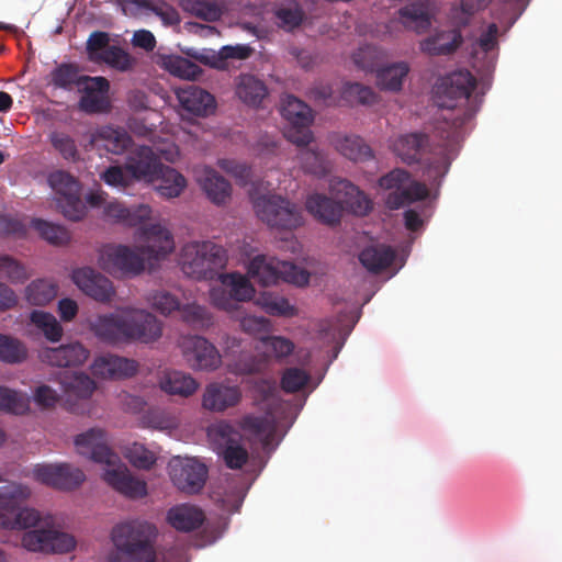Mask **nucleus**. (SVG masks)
Wrapping results in <instances>:
<instances>
[{
  "label": "nucleus",
  "mask_w": 562,
  "mask_h": 562,
  "mask_svg": "<svg viewBox=\"0 0 562 562\" xmlns=\"http://www.w3.org/2000/svg\"><path fill=\"white\" fill-rule=\"evenodd\" d=\"M128 344H151L162 336V323L145 310L126 308Z\"/></svg>",
  "instance_id": "obj_16"
},
{
  "label": "nucleus",
  "mask_w": 562,
  "mask_h": 562,
  "mask_svg": "<svg viewBox=\"0 0 562 562\" xmlns=\"http://www.w3.org/2000/svg\"><path fill=\"white\" fill-rule=\"evenodd\" d=\"M428 142V136L424 133H408L398 136L392 148L404 164L413 165L422 160Z\"/></svg>",
  "instance_id": "obj_26"
},
{
  "label": "nucleus",
  "mask_w": 562,
  "mask_h": 562,
  "mask_svg": "<svg viewBox=\"0 0 562 562\" xmlns=\"http://www.w3.org/2000/svg\"><path fill=\"white\" fill-rule=\"evenodd\" d=\"M268 94L263 81L252 75H240L236 85V95L249 106L257 108Z\"/></svg>",
  "instance_id": "obj_35"
},
{
  "label": "nucleus",
  "mask_w": 562,
  "mask_h": 562,
  "mask_svg": "<svg viewBox=\"0 0 562 562\" xmlns=\"http://www.w3.org/2000/svg\"><path fill=\"white\" fill-rule=\"evenodd\" d=\"M181 4L184 11L206 22L217 21L223 13L216 0H182Z\"/></svg>",
  "instance_id": "obj_47"
},
{
  "label": "nucleus",
  "mask_w": 562,
  "mask_h": 562,
  "mask_svg": "<svg viewBox=\"0 0 562 562\" xmlns=\"http://www.w3.org/2000/svg\"><path fill=\"white\" fill-rule=\"evenodd\" d=\"M267 368V359L254 355H241L234 363L229 364V371L236 375L260 374Z\"/></svg>",
  "instance_id": "obj_54"
},
{
  "label": "nucleus",
  "mask_w": 562,
  "mask_h": 562,
  "mask_svg": "<svg viewBox=\"0 0 562 562\" xmlns=\"http://www.w3.org/2000/svg\"><path fill=\"white\" fill-rule=\"evenodd\" d=\"M79 69L74 64H60L50 72V83L59 89L71 90L79 88L81 79Z\"/></svg>",
  "instance_id": "obj_52"
},
{
  "label": "nucleus",
  "mask_w": 562,
  "mask_h": 562,
  "mask_svg": "<svg viewBox=\"0 0 562 562\" xmlns=\"http://www.w3.org/2000/svg\"><path fill=\"white\" fill-rule=\"evenodd\" d=\"M32 473L37 482L64 491L75 490L86 480L82 470L68 463L36 464Z\"/></svg>",
  "instance_id": "obj_14"
},
{
  "label": "nucleus",
  "mask_w": 562,
  "mask_h": 562,
  "mask_svg": "<svg viewBox=\"0 0 562 562\" xmlns=\"http://www.w3.org/2000/svg\"><path fill=\"white\" fill-rule=\"evenodd\" d=\"M204 520V513L199 507L189 504L173 506L167 512L168 524L182 532L199 529Z\"/></svg>",
  "instance_id": "obj_28"
},
{
  "label": "nucleus",
  "mask_w": 562,
  "mask_h": 562,
  "mask_svg": "<svg viewBox=\"0 0 562 562\" xmlns=\"http://www.w3.org/2000/svg\"><path fill=\"white\" fill-rule=\"evenodd\" d=\"M159 386L167 394L189 397L195 393L199 383L189 373L172 370L164 373Z\"/></svg>",
  "instance_id": "obj_34"
},
{
  "label": "nucleus",
  "mask_w": 562,
  "mask_h": 562,
  "mask_svg": "<svg viewBox=\"0 0 562 562\" xmlns=\"http://www.w3.org/2000/svg\"><path fill=\"white\" fill-rule=\"evenodd\" d=\"M402 23L420 33L430 26V18L426 7L422 3H411L398 11Z\"/></svg>",
  "instance_id": "obj_44"
},
{
  "label": "nucleus",
  "mask_w": 562,
  "mask_h": 562,
  "mask_svg": "<svg viewBox=\"0 0 562 562\" xmlns=\"http://www.w3.org/2000/svg\"><path fill=\"white\" fill-rule=\"evenodd\" d=\"M57 291L58 286L55 282L37 279L25 288V299L32 305L43 306L56 297Z\"/></svg>",
  "instance_id": "obj_41"
},
{
  "label": "nucleus",
  "mask_w": 562,
  "mask_h": 562,
  "mask_svg": "<svg viewBox=\"0 0 562 562\" xmlns=\"http://www.w3.org/2000/svg\"><path fill=\"white\" fill-rule=\"evenodd\" d=\"M179 313L186 324L196 329L209 328L213 324L209 308L196 303L181 305Z\"/></svg>",
  "instance_id": "obj_48"
},
{
  "label": "nucleus",
  "mask_w": 562,
  "mask_h": 562,
  "mask_svg": "<svg viewBox=\"0 0 562 562\" xmlns=\"http://www.w3.org/2000/svg\"><path fill=\"white\" fill-rule=\"evenodd\" d=\"M30 319L49 341L57 342L61 339L63 327L53 314L44 311H33Z\"/></svg>",
  "instance_id": "obj_49"
},
{
  "label": "nucleus",
  "mask_w": 562,
  "mask_h": 562,
  "mask_svg": "<svg viewBox=\"0 0 562 562\" xmlns=\"http://www.w3.org/2000/svg\"><path fill=\"white\" fill-rule=\"evenodd\" d=\"M110 45V35L106 32L94 31L92 32L87 41V53L89 59L95 63H100L102 54L108 50Z\"/></svg>",
  "instance_id": "obj_64"
},
{
  "label": "nucleus",
  "mask_w": 562,
  "mask_h": 562,
  "mask_svg": "<svg viewBox=\"0 0 562 562\" xmlns=\"http://www.w3.org/2000/svg\"><path fill=\"white\" fill-rule=\"evenodd\" d=\"M71 279L86 295L98 302H110L115 294L112 282L90 267L74 270Z\"/></svg>",
  "instance_id": "obj_17"
},
{
  "label": "nucleus",
  "mask_w": 562,
  "mask_h": 562,
  "mask_svg": "<svg viewBox=\"0 0 562 562\" xmlns=\"http://www.w3.org/2000/svg\"><path fill=\"white\" fill-rule=\"evenodd\" d=\"M60 385L68 397L89 398L95 390L94 381L81 372L65 371L59 376Z\"/></svg>",
  "instance_id": "obj_36"
},
{
  "label": "nucleus",
  "mask_w": 562,
  "mask_h": 562,
  "mask_svg": "<svg viewBox=\"0 0 562 562\" xmlns=\"http://www.w3.org/2000/svg\"><path fill=\"white\" fill-rule=\"evenodd\" d=\"M342 97L350 103L363 105H371L378 101V95L372 88L359 82L346 83L342 90Z\"/></svg>",
  "instance_id": "obj_55"
},
{
  "label": "nucleus",
  "mask_w": 562,
  "mask_h": 562,
  "mask_svg": "<svg viewBox=\"0 0 562 562\" xmlns=\"http://www.w3.org/2000/svg\"><path fill=\"white\" fill-rule=\"evenodd\" d=\"M475 86L476 79L469 70H457L441 79L436 93L449 101L459 99L468 101Z\"/></svg>",
  "instance_id": "obj_21"
},
{
  "label": "nucleus",
  "mask_w": 562,
  "mask_h": 562,
  "mask_svg": "<svg viewBox=\"0 0 562 562\" xmlns=\"http://www.w3.org/2000/svg\"><path fill=\"white\" fill-rule=\"evenodd\" d=\"M125 457L132 465L144 470L150 469L156 462L155 454L139 443H133L128 447Z\"/></svg>",
  "instance_id": "obj_63"
},
{
  "label": "nucleus",
  "mask_w": 562,
  "mask_h": 562,
  "mask_svg": "<svg viewBox=\"0 0 562 562\" xmlns=\"http://www.w3.org/2000/svg\"><path fill=\"white\" fill-rule=\"evenodd\" d=\"M98 142L106 151L121 155L128 149L132 138L123 128L105 126L99 131Z\"/></svg>",
  "instance_id": "obj_40"
},
{
  "label": "nucleus",
  "mask_w": 562,
  "mask_h": 562,
  "mask_svg": "<svg viewBox=\"0 0 562 562\" xmlns=\"http://www.w3.org/2000/svg\"><path fill=\"white\" fill-rule=\"evenodd\" d=\"M299 160L303 170L315 176H324L328 168L323 155L314 149L302 148L299 153Z\"/></svg>",
  "instance_id": "obj_57"
},
{
  "label": "nucleus",
  "mask_w": 562,
  "mask_h": 562,
  "mask_svg": "<svg viewBox=\"0 0 562 562\" xmlns=\"http://www.w3.org/2000/svg\"><path fill=\"white\" fill-rule=\"evenodd\" d=\"M226 263V250L210 240L187 243L179 256L181 271L198 281L215 279Z\"/></svg>",
  "instance_id": "obj_5"
},
{
  "label": "nucleus",
  "mask_w": 562,
  "mask_h": 562,
  "mask_svg": "<svg viewBox=\"0 0 562 562\" xmlns=\"http://www.w3.org/2000/svg\"><path fill=\"white\" fill-rule=\"evenodd\" d=\"M88 349L78 341L61 345L57 348H45L40 352L42 362L59 368L81 366L88 359Z\"/></svg>",
  "instance_id": "obj_20"
},
{
  "label": "nucleus",
  "mask_w": 562,
  "mask_h": 562,
  "mask_svg": "<svg viewBox=\"0 0 562 562\" xmlns=\"http://www.w3.org/2000/svg\"><path fill=\"white\" fill-rule=\"evenodd\" d=\"M48 139L54 150L57 151L63 159L69 162L80 160V151L76 140L69 134L54 131L49 134Z\"/></svg>",
  "instance_id": "obj_51"
},
{
  "label": "nucleus",
  "mask_w": 562,
  "mask_h": 562,
  "mask_svg": "<svg viewBox=\"0 0 562 562\" xmlns=\"http://www.w3.org/2000/svg\"><path fill=\"white\" fill-rule=\"evenodd\" d=\"M181 347L187 362L194 370L214 371L222 364L217 348L204 337H186Z\"/></svg>",
  "instance_id": "obj_15"
},
{
  "label": "nucleus",
  "mask_w": 562,
  "mask_h": 562,
  "mask_svg": "<svg viewBox=\"0 0 562 562\" xmlns=\"http://www.w3.org/2000/svg\"><path fill=\"white\" fill-rule=\"evenodd\" d=\"M216 278H218L220 282L227 288L232 299L235 300L237 306L240 302L250 301L252 299L255 289L245 276L238 272H218Z\"/></svg>",
  "instance_id": "obj_38"
},
{
  "label": "nucleus",
  "mask_w": 562,
  "mask_h": 562,
  "mask_svg": "<svg viewBox=\"0 0 562 562\" xmlns=\"http://www.w3.org/2000/svg\"><path fill=\"white\" fill-rule=\"evenodd\" d=\"M310 374L300 368H286L281 376L280 386L289 394L301 391L308 382Z\"/></svg>",
  "instance_id": "obj_58"
},
{
  "label": "nucleus",
  "mask_w": 562,
  "mask_h": 562,
  "mask_svg": "<svg viewBox=\"0 0 562 562\" xmlns=\"http://www.w3.org/2000/svg\"><path fill=\"white\" fill-rule=\"evenodd\" d=\"M146 245L133 249L124 245H105L100 250L99 265L111 274L137 276L145 269V258L159 260L175 248L171 233L159 224L145 228Z\"/></svg>",
  "instance_id": "obj_2"
},
{
  "label": "nucleus",
  "mask_w": 562,
  "mask_h": 562,
  "mask_svg": "<svg viewBox=\"0 0 562 562\" xmlns=\"http://www.w3.org/2000/svg\"><path fill=\"white\" fill-rule=\"evenodd\" d=\"M90 331L103 344L110 346L128 345L126 308L106 314H98L88 322Z\"/></svg>",
  "instance_id": "obj_13"
},
{
  "label": "nucleus",
  "mask_w": 562,
  "mask_h": 562,
  "mask_svg": "<svg viewBox=\"0 0 562 562\" xmlns=\"http://www.w3.org/2000/svg\"><path fill=\"white\" fill-rule=\"evenodd\" d=\"M30 408L26 394L0 385V409L14 415H23Z\"/></svg>",
  "instance_id": "obj_50"
},
{
  "label": "nucleus",
  "mask_w": 562,
  "mask_h": 562,
  "mask_svg": "<svg viewBox=\"0 0 562 562\" xmlns=\"http://www.w3.org/2000/svg\"><path fill=\"white\" fill-rule=\"evenodd\" d=\"M248 272L263 286L278 284L280 281L304 286L310 281V273L305 269L290 261L266 256L255 257L249 262Z\"/></svg>",
  "instance_id": "obj_6"
},
{
  "label": "nucleus",
  "mask_w": 562,
  "mask_h": 562,
  "mask_svg": "<svg viewBox=\"0 0 562 562\" xmlns=\"http://www.w3.org/2000/svg\"><path fill=\"white\" fill-rule=\"evenodd\" d=\"M379 186L390 191L385 198V205L390 210H398L428 196L427 187L412 179L404 169H394L381 177Z\"/></svg>",
  "instance_id": "obj_7"
},
{
  "label": "nucleus",
  "mask_w": 562,
  "mask_h": 562,
  "mask_svg": "<svg viewBox=\"0 0 562 562\" xmlns=\"http://www.w3.org/2000/svg\"><path fill=\"white\" fill-rule=\"evenodd\" d=\"M463 36L459 29L437 32L420 43L423 52L431 56L450 55L462 44Z\"/></svg>",
  "instance_id": "obj_29"
},
{
  "label": "nucleus",
  "mask_w": 562,
  "mask_h": 562,
  "mask_svg": "<svg viewBox=\"0 0 562 562\" xmlns=\"http://www.w3.org/2000/svg\"><path fill=\"white\" fill-rule=\"evenodd\" d=\"M157 537V527L144 519L119 522L111 531L115 549L127 562H155Z\"/></svg>",
  "instance_id": "obj_4"
},
{
  "label": "nucleus",
  "mask_w": 562,
  "mask_h": 562,
  "mask_svg": "<svg viewBox=\"0 0 562 562\" xmlns=\"http://www.w3.org/2000/svg\"><path fill=\"white\" fill-rule=\"evenodd\" d=\"M492 0H460V3L451 9V19L459 29L467 27L473 16L485 10Z\"/></svg>",
  "instance_id": "obj_43"
},
{
  "label": "nucleus",
  "mask_w": 562,
  "mask_h": 562,
  "mask_svg": "<svg viewBox=\"0 0 562 562\" xmlns=\"http://www.w3.org/2000/svg\"><path fill=\"white\" fill-rule=\"evenodd\" d=\"M331 144L342 156L352 161H367L373 157L372 149L357 135L331 136Z\"/></svg>",
  "instance_id": "obj_31"
},
{
  "label": "nucleus",
  "mask_w": 562,
  "mask_h": 562,
  "mask_svg": "<svg viewBox=\"0 0 562 562\" xmlns=\"http://www.w3.org/2000/svg\"><path fill=\"white\" fill-rule=\"evenodd\" d=\"M409 72V66L406 61H397L376 69V85L382 90L400 91L404 79Z\"/></svg>",
  "instance_id": "obj_37"
},
{
  "label": "nucleus",
  "mask_w": 562,
  "mask_h": 562,
  "mask_svg": "<svg viewBox=\"0 0 562 562\" xmlns=\"http://www.w3.org/2000/svg\"><path fill=\"white\" fill-rule=\"evenodd\" d=\"M126 169L134 180L153 181L162 164L149 146H138L127 156Z\"/></svg>",
  "instance_id": "obj_18"
},
{
  "label": "nucleus",
  "mask_w": 562,
  "mask_h": 562,
  "mask_svg": "<svg viewBox=\"0 0 562 562\" xmlns=\"http://www.w3.org/2000/svg\"><path fill=\"white\" fill-rule=\"evenodd\" d=\"M305 207L317 221L327 225L338 224L344 210L340 200L336 201L322 193L308 195Z\"/></svg>",
  "instance_id": "obj_25"
},
{
  "label": "nucleus",
  "mask_w": 562,
  "mask_h": 562,
  "mask_svg": "<svg viewBox=\"0 0 562 562\" xmlns=\"http://www.w3.org/2000/svg\"><path fill=\"white\" fill-rule=\"evenodd\" d=\"M48 182L56 193V203L63 215L74 222L86 216L87 207L80 198V183L69 172L57 170L49 175Z\"/></svg>",
  "instance_id": "obj_9"
},
{
  "label": "nucleus",
  "mask_w": 562,
  "mask_h": 562,
  "mask_svg": "<svg viewBox=\"0 0 562 562\" xmlns=\"http://www.w3.org/2000/svg\"><path fill=\"white\" fill-rule=\"evenodd\" d=\"M216 446L217 453L222 456L227 468L241 469L248 461V451L239 445V432L228 423H220L209 431Z\"/></svg>",
  "instance_id": "obj_11"
},
{
  "label": "nucleus",
  "mask_w": 562,
  "mask_h": 562,
  "mask_svg": "<svg viewBox=\"0 0 562 562\" xmlns=\"http://www.w3.org/2000/svg\"><path fill=\"white\" fill-rule=\"evenodd\" d=\"M148 302L153 308L162 315H169L175 311H180L181 303L179 299L168 291H156L148 297Z\"/></svg>",
  "instance_id": "obj_60"
},
{
  "label": "nucleus",
  "mask_w": 562,
  "mask_h": 562,
  "mask_svg": "<svg viewBox=\"0 0 562 562\" xmlns=\"http://www.w3.org/2000/svg\"><path fill=\"white\" fill-rule=\"evenodd\" d=\"M172 483L187 494L199 493L207 477V468L193 458L175 457L169 462Z\"/></svg>",
  "instance_id": "obj_12"
},
{
  "label": "nucleus",
  "mask_w": 562,
  "mask_h": 562,
  "mask_svg": "<svg viewBox=\"0 0 562 562\" xmlns=\"http://www.w3.org/2000/svg\"><path fill=\"white\" fill-rule=\"evenodd\" d=\"M239 426L251 440L261 443L265 449L273 445L277 425L272 418L268 416L246 415L239 422Z\"/></svg>",
  "instance_id": "obj_27"
},
{
  "label": "nucleus",
  "mask_w": 562,
  "mask_h": 562,
  "mask_svg": "<svg viewBox=\"0 0 562 562\" xmlns=\"http://www.w3.org/2000/svg\"><path fill=\"white\" fill-rule=\"evenodd\" d=\"M281 114L290 124L311 125L313 121L311 108L293 95L283 99Z\"/></svg>",
  "instance_id": "obj_42"
},
{
  "label": "nucleus",
  "mask_w": 562,
  "mask_h": 562,
  "mask_svg": "<svg viewBox=\"0 0 562 562\" xmlns=\"http://www.w3.org/2000/svg\"><path fill=\"white\" fill-rule=\"evenodd\" d=\"M257 216L268 226L292 231L303 224L302 210L280 195H262L254 201Z\"/></svg>",
  "instance_id": "obj_8"
},
{
  "label": "nucleus",
  "mask_w": 562,
  "mask_h": 562,
  "mask_svg": "<svg viewBox=\"0 0 562 562\" xmlns=\"http://www.w3.org/2000/svg\"><path fill=\"white\" fill-rule=\"evenodd\" d=\"M27 357L25 345L16 338L0 334V360L7 363H21Z\"/></svg>",
  "instance_id": "obj_53"
},
{
  "label": "nucleus",
  "mask_w": 562,
  "mask_h": 562,
  "mask_svg": "<svg viewBox=\"0 0 562 562\" xmlns=\"http://www.w3.org/2000/svg\"><path fill=\"white\" fill-rule=\"evenodd\" d=\"M31 488L22 483L8 481L0 485V527L29 529L23 533L22 547L31 552L66 553L75 549V538L55 528L53 516L41 514L22 505L30 498Z\"/></svg>",
  "instance_id": "obj_1"
},
{
  "label": "nucleus",
  "mask_w": 562,
  "mask_h": 562,
  "mask_svg": "<svg viewBox=\"0 0 562 562\" xmlns=\"http://www.w3.org/2000/svg\"><path fill=\"white\" fill-rule=\"evenodd\" d=\"M31 271L20 260L10 255H0V278L12 284H22L31 278Z\"/></svg>",
  "instance_id": "obj_45"
},
{
  "label": "nucleus",
  "mask_w": 562,
  "mask_h": 562,
  "mask_svg": "<svg viewBox=\"0 0 562 562\" xmlns=\"http://www.w3.org/2000/svg\"><path fill=\"white\" fill-rule=\"evenodd\" d=\"M137 368L138 364L135 360L106 355L94 360L92 372L102 379L119 380L133 376L136 374Z\"/></svg>",
  "instance_id": "obj_24"
},
{
  "label": "nucleus",
  "mask_w": 562,
  "mask_h": 562,
  "mask_svg": "<svg viewBox=\"0 0 562 562\" xmlns=\"http://www.w3.org/2000/svg\"><path fill=\"white\" fill-rule=\"evenodd\" d=\"M155 179L160 180L157 186L158 193L167 199L179 196L187 187L186 178L176 169L165 165H162Z\"/></svg>",
  "instance_id": "obj_39"
},
{
  "label": "nucleus",
  "mask_w": 562,
  "mask_h": 562,
  "mask_svg": "<svg viewBox=\"0 0 562 562\" xmlns=\"http://www.w3.org/2000/svg\"><path fill=\"white\" fill-rule=\"evenodd\" d=\"M100 63H104L116 70L126 71L132 68L133 58L120 46L112 45L102 54Z\"/></svg>",
  "instance_id": "obj_61"
},
{
  "label": "nucleus",
  "mask_w": 562,
  "mask_h": 562,
  "mask_svg": "<svg viewBox=\"0 0 562 562\" xmlns=\"http://www.w3.org/2000/svg\"><path fill=\"white\" fill-rule=\"evenodd\" d=\"M261 305L268 314L273 316L292 317L297 313L289 300L282 296L266 294L261 299Z\"/></svg>",
  "instance_id": "obj_59"
},
{
  "label": "nucleus",
  "mask_w": 562,
  "mask_h": 562,
  "mask_svg": "<svg viewBox=\"0 0 562 562\" xmlns=\"http://www.w3.org/2000/svg\"><path fill=\"white\" fill-rule=\"evenodd\" d=\"M165 65L166 69L171 75L183 79L194 80L202 72L201 68L198 65L180 56L169 57L166 60Z\"/></svg>",
  "instance_id": "obj_56"
},
{
  "label": "nucleus",
  "mask_w": 562,
  "mask_h": 562,
  "mask_svg": "<svg viewBox=\"0 0 562 562\" xmlns=\"http://www.w3.org/2000/svg\"><path fill=\"white\" fill-rule=\"evenodd\" d=\"M32 226L50 245L63 246L70 241V233L61 225L36 218L32 221Z\"/></svg>",
  "instance_id": "obj_46"
},
{
  "label": "nucleus",
  "mask_w": 562,
  "mask_h": 562,
  "mask_svg": "<svg viewBox=\"0 0 562 562\" xmlns=\"http://www.w3.org/2000/svg\"><path fill=\"white\" fill-rule=\"evenodd\" d=\"M330 192L356 215H367L372 210L371 200L347 179H333Z\"/></svg>",
  "instance_id": "obj_19"
},
{
  "label": "nucleus",
  "mask_w": 562,
  "mask_h": 562,
  "mask_svg": "<svg viewBox=\"0 0 562 562\" xmlns=\"http://www.w3.org/2000/svg\"><path fill=\"white\" fill-rule=\"evenodd\" d=\"M198 181L214 204H225L231 199V183L214 169L204 168Z\"/></svg>",
  "instance_id": "obj_30"
},
{
  "label": "nucleus",
  "mask_w": 562,
  "mask_h": 562,
  "mask_svg": "<svg viewBox=\"0 0 562 562\" xmlns=\"http://www.w3.org/2000/svg\"><path fill=\"white\" fill-rule=\"evenodd\" d=\"M395 259V251L384 244L370 245L359 254L361 265L372 273H379L389 268Z\"/></svg>",
  "instance_id": "obj_32"
},
{
  "label": "nucleus",
  "mask_w": 562,
  "mask_h": 562,
  "mask_svg": "<svg viewBox=\"0 0 562 562\" xmlns=\"http://www.w3.org/2000/svg\"><path fill=\"white\" fill-rule=\"evenodd\" d=\"M177 98L183 110L196 116H207L216 108L213 94L194 85L180 88Z\"/></svg>",
  "instance_id": "obj_23"
},
{
  "label": "nucleus",
  "mask_w": 562,
  "mask_h": 562,
  "mask_svg": "<svg viewBox=\"0 0 562 562\" xmlns=\"http://www.w3.org/2000/svg\"><path fill=\"white\" fill-rule=\"evenodd\" d=\"M109 195L102 190L91 191L87 194L86 201L91 207H103V216L113 223L125 226H137L150 217L151 210L148 205L139 204L126 207L115 199L108 200Z\"/></svg>",
  "instance_id": "obj_10"
},
{
  "label": "nucleus",
  "mask_w": 562,
  "mask_h": 562,
  "mask_svg": "<svg viewBox=\"0 0 562 562\" xmlns=\"http://www.w3.org/2000/svg\"><path fill=\"white\" fill-rule=\"evenodd\" d=\"M239 325L243 331L252 335L262 341L267 338V334L270 331L271 327L269 319L257 315H245L240 319Z\"/></svg>",
  "instance_id": "obj_62"
},
{
  "label": "nucleus",
  "mask_w": 562,
  "mask_h": 562,
  "mask_svg": "<svg viewBox=\"0 0 562 562\" xmlns=\"http://www.w3.org/2000/svg\"><path fill=\"white\" fill-rule=\"evenodd\" d=\"M240 400L241 391L239 386L214 382L205 387L202 405L211 412H224L236 406Z\"/></svg>",
  "instance_id": "obj_22"
},
{
  "label": "nucleus",
  "mask_w": 562,
  "mask_h": 562,
  "mask_svg": "<svg viewBox=\"0 0 562 562\" xmlns=\"http://www.w3.org/2000/svg\"><path fill=\"white\" fill-rule=\"evenodd\" d=\"M498 25L496 23H490L487 27L481 32L479 38L473 44V57L477 58L480 54L485 56L486 60L483 68L486 71L494 67L498 55Z\"/></svg>",
  "instance_id": "obj_33"
},
{
  "label": "nucleus",
  "mask_w": 562,
  "mask_h": 562,
  "mask_svg": "<svg viewBox=\"0 0 562 562\" xmlns=\"http://www.w3.org/2000/svg\"><path fill=\"white\" fill-rule=\"evenodd\" d=\"M75 446L79 454L106 465L103 480L116 492L133 499L147 495L146 482L134 477L120 457L110 449L104 429L94 427L78 435Z\"/></svg>",
  "instance_id": "obj_3"
}]
</instances>
